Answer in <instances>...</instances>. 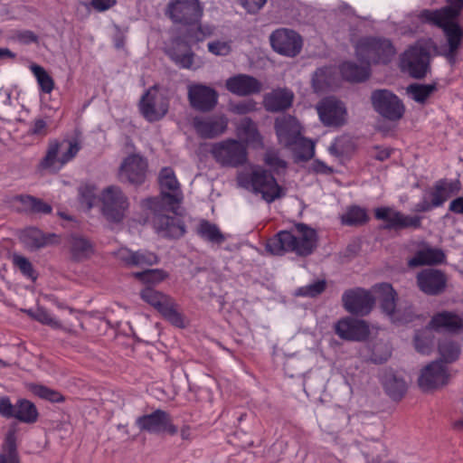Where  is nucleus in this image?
Masks as SVG:
<instances>
[{
	"instance_id": "f257e3e1",
	"label": "nucleus",
	"mask_w": 463,
	"mask_h": 463,
	"mask_svg": "<svg viewBox=\"0 0 463 463\" xmlns=\"http://www.w3.org/2000/svg\"><path fill=\"white\" fill-rule=\"evenodd\" d=\"M462 10L463 5H445L436 10L424 9L419 14L422 21L442 29L448 47L443 56L451 65L456 63L463 44V28L457 22Z\"/></svg>"
},
{
	"instance_id": "f03ea898",
	"label": "nucleus",
	"mask_w": 463,
	"mask_h": 463,
	"mask_svg": "<svg viewBox=\"0 0 463 463\" xmlns=\"http://www.w3.org/2000/svg\"><path fill=\"white\" fill-rule=\"evenodd\" d=\"M317 246L316 231L304 223H298L293 231H281L269 239L266 249L274 255H283L291 251L299 256H308Z\"/></svg>"
},
{
	"instance_id": "7ed1b4c3",
	"label": "nucleus",
	"mask_w": 463,
	"mask_h": 463,
	"mask_svg": "<svg viewBox=\"0 0 463 463\" xmlns=\"http://www.w3.org/2000/svg\"><path fill=\"white\" fill-rule=\"evenodd\" d=\"M166 15L175 23L187 26L186 37L192 42H202L212 34L209 27L199 24L203 9L198 0H176L167 5Z\"/></svg>"
},
{
	"instance_id": "20e7f679",
	"label": "nucleus",
	"mask_w": 463,
	"mask_h": 463,
	"mask_svg": "<svg viewBox=\"0 0 463 463\" xmlns=\"http://www.w3.org/2000/svg\"><path fill=\"white\" fill-rule=\"evenodd\" d=\"M237 181L240 186L260 194L262 199L269 203L285 195L273 175L261 166L252 165L250 172H240Z\"/></svg>"
},
{
	"instance_id": "39448f33",
	"label": "nucleus",
	"mask_w": 463,
	"mask_h": 463,
	"mask_svg": "<svg viewBox=\"0 0 463 463\" xmlns=\"http://www.w3.org/2000/svg\"><path fill=\"white\" fill-rule=\"evenodd\" d=\"M356 57L367 65L386 64L394 57L396 51L392 42L383 37H364L355 45Z\"/></svg>"
},
{
	"instance_id": "423d86ee",
	"label": "nucleus",
	"mask_w": 463,
	"mask_h": 463,
	"mask_svg": "<svg viewBox=\"0 0 463 463\" xmlns=\"http://www.w3.org/2000/svg\"><path fill=\"white\" fill-rule=\"evenodd\" d=\"M101 213L109 222L119 223L126 216L129 202L122 189L117 185H109L99 194Z\"/></svg>"
},
{
	"instance_id": "0eeeda50",
	"label": "nucleus",
	"mask_w": 463,
	"mask_h": 463,
	"mask_svg": "<svg viewBox=\"0 0 463 463\" xmlns=\"http://www.w3.org/2000/svg\"><path fill=\"white\" fill-rule=\"evenodd\" d=\"M140 297L173 326L180 328L184 327V317L178 312L177 304L171 297L149 286L140 291Z\"/></svg>"
},
{
	"instance_id": "6e6552de",
	"label": "nucleus",
	"mask_w": 463,
	"mask_h": 463,
	"mask_svg": "<svg viewBox=\"0 0 463 463\" xmlns=\"http://www.w3.org/2000/svg\"><path fill=\"white\" fill-rule=\"evenodd\" d=\"M159 184L161 186L162 198H151L147 200L148 206L151 210L156 211L157 205H166L175 213V209L182 201V194L179 189V183L175 178L173 169L165 167L159 175Z\"/></svg>"
},
{
	"instance_id": "1a4fd4ad",
	"label": "nucleus",
	"mask_w": 463,
	"mask_h": 463,
	"mask_svg": "<svg viewBox=\"0 0 463 463\" xmlns=\"http://www.w3.org/2000/svg\"><path fill=\"white\" fill-rule=\"evenodd\" d=\"M211 155L222 166L239 167L248 159L246 146L235 139H226L211 146Z\"/></svg>"
},
{
	"instance_id": "9d476101",
	"label": "nucleus",
	"mask_w": 463,
	"mask_h": 463,
	"mask_svg": "<svg viewBox=\"0 0 463 463\" xmlns=\"http://www.w3.org/2000/svg\"><path fill=\"white\" fill-rule=\"evenodd\" d=\"M430 47L427 43H417L411 46L401 57V67L415 79H422L430 70Z\"/></svg>"
},
{
	"instance_id": "9b49d317",
	"label": "nucleus",
	"mask_w": 463,
	"mask_h": 463,
	"mask_svg": "<svg viewBox=\"0 0 463 463\" xmlns=\"http://www.w3.org/2000/svg\"><path fill=\"white\" fill-rule=\"evenodd\" d=\"M371 101L374 110L388 120L397 121L403 117L405 109L402 101L388 90H373Z\"/></svg>"
},
{
	"instance_id": "f8f14e48",
	"label": "nucleus",
	"mask_w": 463,
	"mask_h": 463,
	"mask_svg": "<svg viewBox=\"0 0 463 463\" xmlns=\"http://www.w3.org/2000/svg\"><path fill=\"white\" fill-rule=\"evenodd\" d=\"M0 415L6 419H15L27 424L36 422L39 418L38 410L33 402L21 398L13 404L7 396L0 398Z\"/></svg>"
},
{
	"instance_id": "ddd939ff",
	"label": "nucleus",
	"mask_w": 463,
	"mask_h": 463,
	"mask_svg": "<svg viewBox=\"0 0 463 463\" xmlns=\"http://www.w3.org/2000/svg\"><path fill=\"white\" fill-rule=\"evenodd\" d=\"M147 160L138 154H131L123 159L118 167V178L121 183L141 185L146 178Z\"/></svg>"
},
{
	"instance_id": "4468645a",
	"label": "nucleus",
	"mask_w": 463,
	"mask_h": 463,
	"mask_svg": "<svg viewBox=\"0 0 463 463\" xmlns=\"http://www.w3.org/2000/svg\"><path fill=\"white\" fill-rule=\"evenodd\" d=\"M79 150L80 146L77 143L51 141L46 155L41 162V166L45 169H59L71 160Z\"/></svg>"
},
{
	"instance_id": "2eb2a0df",
	"label": "nucleus",
	"mask_w": 463,
	"mask_h": 463,
	"mask_svg": "<svg viewBox=\"0 0 463 463\" xmlns=\"http://www.w3.org/2000/svg\"><path fill=\"white\" fill-rule=\"evenodd\" d=\"M342 302L347 312L364 317L372 311L375 298L369 291L362 288H355L344 292Z\"/></svg>"
},
{
	"instance_id": "dca6fc26",
	"label": "nucleus",
	"mask_w": 463,
	"mask_h": 463,
	"mask_svg": "<svg viewBox=\"0 0 463 463\" xmlns=\"http://www.w3.org/2000/svg\"><path fill=\"white\" fill-rule=\"evenodd\" d=\"M140 111L148 121L161 119L168 111V100L156 87L150 88L141 98Z\"/></svg>"
},
{
	"instance_id": "f3484780",
	"label": "nucleus",
	"mask_w": 463,
	"mask_h": 463,
	"mask_svg": "<svg viewBox=\"0 0 463 463\" xmlns=\"http://www.w3.org/2000/svg\"><path fill=\"white\" fill-rule=\"evenodd\" d=\"M269 41L275 52L279 54L295 57L302 49V38L293 30L280 28L274 31Z\"/></svg>"
},
{
	"instance_id": "a211bd4d",
	"label": "nucleus",
	"mask_w": 463,
	"mask_h": 463,
	"mask_svg": "<svg viewBox=\"0 0 463 463\" xmlns=\"http://www.w3.org/2000/svg\"><path fill=\"white\" fill-rule=\"evenodd\" d=\"M317 110L321 122L326 127L339 128L346 121L345 104L334 97L325 98L319 101Z\"/></svg>"
},
{
	"instance_id": "6ab92c4d",
	"label": "nucleus",
	"mask_w": 463,
	"mask_h": 463,
	"mask_svg": "<svg viewBox=\"0 0 463 463\" xmlns=\"http://www.w3.org/2000/svg\"><path fill=\"white\" fill-rule=\"evenodd\" d=\"M439 352L441 358L423 367L420 376H447L445 363H451L458 359L460 349L455 342L445 340L439 344Z\"/></svg>"
},
{
	"instance_id": "aec40b11",
	"label": "nucleus",
	"mask_w": 463,
	"mask_h": 463,
	"mask_svg": "<svg viewBox=\"0 0 463 463\" xmlns=\"http://www.w3.org/2000/svg\"><path fill=\"white\" fill-rule=\"evenodd\" d=\"M192 125L200 137L212 139L226 131L228 118L222 114L197 116L193 118Z\"/></svg>"
},
{
	"instance_id": "412c9836",
	"label": "nucleus",
	"mask_w": 463,
	"mask_h": 463,
	"mask_svg": "<svg viewBox=\"0 0 463 463\" xmlns=\"http://www.w3.org/2000/svg\"><path fill=\"white\" fill-rule=\"evenodd\" d=\"M159 207L161 205L156 206V211L155 212V217L153 220V223L155 229L157 233L165 238L171 239H178L182 237L185 232V226L184 222L177 216H169L165 213H161L159 211ZM165 207V211L168 212L166 205H162Z\"/></svg>"
},
{
	"instance_id": "4be33fe9",
	"label": "nucleus",
	"mask_w": 463,
	"mask_h": 463,
	"mask_svg": "<svg viewBox=\"0 0 463 463\" xmlns=\"http://www.w3.org/2000/svg\"><path fill=\"white\" fill-rule=\"evenodd\" d=\"M375 217L378 220L386 222L385 229L401 230L406 228H419L421 224V217L414 215H404L400 212L394 211L389 207L377 208Z\"/></svg>"
},
{
	"instance_id": "5701e85b",
	"label": "nucleus",
	"mask_w": 463,
	"mask_h": 463,
	"mask_svg": "<svg viewBox=\"0 0 463 463\" xmlns=\"http://www.w3.org/2000/svg\"><path fill=\"white\" fill-rule=\"evenodd\" d=\"M335 330L340 338L347 341L361 342L370 334L369 326L364 320L349 317L340 319L335 324Z\"/></svg>"
},
{
	"instance_id": "b1692460",
	"label": "nucleus",
	"mask_w": 463,
	"mask_h": 463,
	"mask_svg": "<svg viewBox=\"0 0 463 463\" xmlns=\"http://www.w3.org/2000/svg\"><path fill=\"white\" fill-rule=\"evenodd\" d=\"M186 37H176L172 41L171 45L166 48L165 52L169 58L180 68L193 69L194 52L192 51L190 43H194Z\"/></svg>"
},
{
	"instance_id": "393cba45",
	"label": "nucleus",
	"mask_w": 463,
	"mask_h": 463,
	"mask_svg": "<svg viewBox=\"0 0 463 463\" xmlns=\"http://www.w3.org/2000/svg\"><path fill=\"white\" fill-rule=\"evenodd\" d=\"M416 279L419 288L429 296L441 294L447 286L445 273L436 269H425L418 273Z\"/></svg>"
},
{
	"instance_id": "a878e982",
	"label": "nucleus",
	"mask_w": 463,
	"mask_h": 463,
	"mask_svg": "<svg viewBox=\"0 0 463 463\" xmlns=\"http://www.w3.org/2000/svg\"><path fill=\"white\" fill-rule=\"evenodd\" d=\"M137 424L140 430L151 433L168 432L171 435L177 433V428L171 423L169 415L161 410H157L151 414L139 417L137 420Z\"/></svg>"
},
{
	"instance_id": "bb28decb",
	"label": "nucleus",
	"mask_w": 463,
	"mask_h": 463,
	"mask_svg": "<svg viewBox=\"0 0 463 463\" xmlns=\"http://www.w3.org/2000/svg\"><path fill=\"white\" fill-rule=\"evenodd\" d=\"M188 99L192 108L202 112H207L216 106L218 94L210 87L196 84L189 87Z\"/></svg>"
},
{
	"instance_id": "cd10ccee",
	"label": "nucleus",
	"mask_w": 463,
	"mask_h": 463,
	"mask_svg": "<svg viewBox=\"0 0 463 463\" xmlns=\"http://www.w3.org/2000/svg\"><path fill=\"white\" fill-rule=\"evenodd\" d=\"M225 88L234 95L247 97L260 93L262 83L253 76L240 73L227 79Z\"/></svg>"
},
{
	"instance_id": "c85d7f7f",
	"label": "nucleus",
	"mask_w": 463,
	"mask_h": 463,
	"mask_svg": "<svg viewBox=\"0 0 463 463\" xmlns=\"http://www.w3.org/2000/svg\"><path fill=\"white\" fill-rule=\"evenodd\" d=\"M275 129L279 143L287 147L297 144L302 137L299 123L296 118L288 115H283L276 119Z\"/></svg>"
},
{
	"instance_id": "c756f323",
	"label": "nucleus",
	"mask_w": 463,
	"mask_h": 463,
	"mask_svg": "<svg viewBox=\"0 0 463 463\" xmlns=\"http://www.w3.org/2000/svg\"><path fill=\"white\" fill-rule=\"evenodd\" d=\"M294 93L287 88H279L264 95L263 105L269 112L286 110L291 107Z\"/></svg>"
},
{
	"instance_id": "7c9ffc66",
	"label": "nucleus",
	"mask_w": 463,
	"mask_h": 463,
	"mask_svg": "<svg viewBox=\"0 0 463 463\" xmlns=\"http://www.w3.org/2000/svg\"><path fill=\"white\" fill-rule=\"evenodd\" d=\"M428 324L437 332L458 333L463 330V319L449 311L435 314Z\"/></svg>"
},
{
	"instance_id": "2f4dec72",
	"label": "nucleus",
	"mask_w": 463,
	"mask_h": 463,
	"mask_svg": "<svg viewBox=\"0 0 463 463\" xmlns=\"http://www.w3.org/2000/svg\"><path fill=\"white\" fill-rule=\"evenodd\" d=\"M20 238L22 241L32 250L55 245L60 241L55 233H43L35 227H30L23 231Z\"/></svg>"
},
{
	"instance_id": "473e14b6",
	"label": "nucleus",
	"mask_w": 463,
	"mask_h": 463,
	"mask_svg": "<svg viewBox=\"0 0 463 463\" xmlns=\"http://www.w3.org/2000/svg\"><path fill=\"white\" fill-rule=\"evenodd\" d=\"M446 255L441 249L432 248L424 244L421 249L418 250L414 256L409 260L408 266L416 268L424 265H438L445 261Z\"/></svg>"
},
{
	"instance_id": "72a5a7b5",
	"label": "nucleus",
	"mask_w": 463,
	"mask_h": 463,
	"mask_svg": "<svg viewBox=\"0 0 463 463\" xmlns=\"http://www.w3.org/2000/svg\"><path fill=\"white\" fill-rule=\"evenodd\" d=\"M118 259L127 266L145 267L157 263V256L148 251H132L121 249L118 251Z\"/></svg>"
},
{
	"instance_id": "f704fd0d",
	"label": "nucleus",
	"mask_w": 463,
	"mask_h": 463,
	"mask_svg": "<svg viewBox=\"0 0 463 463\" xmlns=\"http://www.w3.org/2000/svg\"><path fill=\"white\" fill-rule=\"evenodd\" d=\"M375 291L378 295L377 298L382 310L392 319L398 308L396 305L397 293L392 285L388 283L376 286Z\"/></svg>"
},
{
	"instance_id": "c9c22d12",
	"label": "nucleus",
	"mask_w": 463,
	"mask_h": 463,
	"mask_svg": "<svg viewBox=\"0 0 463 463\" xmlns=\"http://www.w3.org/2000/svg\"><path fill=\"white\" fill-rule=\"evenodd\" d=\"M459 189L458 181H439L430 194L432 206L438 207L442 205L444 202H446L451 195L458 193Z\"/></svg>"
},
{
	"instance_id": "e433bc0d",
	"label": "nucleus",
	"mask_w": 463,
	"mask_h": 463,
	"mask_svg": "<svg viewBox=\"0 0 463 463\" xmlns=\"http://www.w3.org/2000/svg\"><path fill=\"white\" fill-rule=\"evenodd\" d=\"M71 258L76 261L84 260L93 253L92 243L85 237L71 235L69 239Z\"/></svg>"
},
{
	"instance_id": "4c0bfd02",
	"label": "nucleus",
	"mask_w": 463,
	"mask_h": 463,
	"mask_svg": "<svg viewBox=\"0 0 463 463\" xmlns=\"http://www.w3.org/2000/svg\"><path fill=\"white\" fill-rule=\"evenodd\" d=\"M342 76L348 81L360 82L368 79L370 65H358L353 61H345L340 67Z\"/></svg>"
},
{
	"instance_id": "58836bf2",
	"label": "nucleus",
	"mask_w": 463,
	"mask_h": 463,
	"mask_svg": "<svg viewBox=\"0 0 463 463\" xmlns=\"http://www.w3.org/2000/svg\"><path fill=\"white\" fill-rule=\"evenodd\" d=\"M434 331L435 330L428 324L423 329L415 333L413 342L417 352L422 354L431 353L435 342Z\"/></svg>"
},
{
	"instance_id": "ea45409f",
	"label": "nucleus",
	"mask_w": 463,
	"mask_h": 463,
	"mask_svg": "<svg viewBox=\"0 0 463 463\" xmlns=\"http://www.w3.org/2000/svg\"><path fill=\"white\" fill-rule=\"evenodd\" d=\"M238 134L248 144L255 146L262 145V138L257 125L250 118H244L240 121Z\"/></svg>"
},
{
	"instance_id": "a19ab883",
	"label": "nucleus",
	"mask_w": 463,
	"mask_h": 463,
	"mask_svg": "<svg viewBox=\"0 0 463 463\" xmlns=\"http://www.w3.org/2000/svg\"><path fill=\"white\" fill-rule=\"evenodd\" d=\"M437 90V84L411 83L406 88V92L417 103L424 104Z\"/></svg>"
},
{
	"instance_id": "79ce46f5",
	"label": "nucleus",
	"mask_w": 463,
	"mask_h": 463,
	"mask_svg": "<svg viewBox=\"0 0 463 463\" xmlns=\"http://www.w3.org/2000/svg\"><path fill=\"white\" fill-rule=\"evenodd\" d=\"M0 463H20L16 449V436L14 431H9L0 452Z\"/></svg>"
},
{
	"instance_id": "37998d69",
	"label": "nucleus",
	"mask_w": 463,
	"mask_h": 463,
	"mask_svg": "<svg viewBox=\"0 0 463 463\" xmlns=\"http://www.w3.org/2000/svg\"><path fill=\"white\" fill-rule=\"evenodd\" d=\"M198 234L204 240L216 244H221L225 241L224 235L221 232L217 225L202 221L197 228Z\"/></svg>"
},
{
	"instance_id": "c03bdc74",
	"label": "nucleus",
	"mask_w": 463,
	"mask_h": 463,
	"mask_svg": "<svg viewBox=\"0 0 463 463\" xmlns=\"http://www.w3.org/2000/svg\"><path fill=\"white\" fill-rule=\"evenodd\" d=\"M370 359L375 364H382L388 360L392 354V348L388 342L377 339L370 343Z\"/></svg>"
},
{
	"instance_id": "a18cd8bd",
	"label": "nucleus",
	"mask_w": 463,
	"mask_h": 463,
	"mask_svg": "<svg viewBox=\"0 0 463 463\" xmlns=\"http://www.w3.org/2000/svg\"><path fill=\"white\" fill-rule=\"evenodd\" d=\"M383 385L386 393L394 401L401 400L407 390L403 378H383Z\"/></svg>"
},
{
	"instance_id": "49530a36",
	"label": "nucleus",
	"mask_w": 463,
	"mask_h": 463,
	"mask_svg": "<svg viewBox=\"0 0 463 463\" xmlns=\"http://www.w3.org/2000/svg\"><path fill=\"white\" fill-rule=\"evenodd\" d=\"M26 387L35 396L51 402H61L64 397L57 391L50 389L44 385L36 383H28Z\"/></svg>"
},
{
	"instance_id": "de8ad7c7",
	"label": "nucleus",
	"mask_w": 463,
	"mask_h": 463,
	"mask_svg": "<svg viewBox=\"0 0 463 463\" xmlns=\"http://www.w3.org/2000/svg\"><path fill=\"white\" fill-rule=\"evenodd\" d=\"M31 71L35 76L41 90L44 93H51L54 89V81L48 72L38 64H33Z\"/></svg>"
},
{
	"instance_id": "09e8293b",
	"label": "nucleus",
	"mask_w": 463,
	"mask_h": 463,
	"mask_svg": "<svg viewBox=\"0 0 463 463\" xmlns=\"http://www.w3.org/2000/svg\"><path fill=\"white\" fill-rule=\"evenodd\" d=\"M417 317L413 307L409 303L400 304L397 311L391 319L393 323L407 324Z\"/></svg>"
},
{
	"instance_id": "8fccbe9b",
	"label": "nucleus",
	"mask_w": 463,
	"mask_h": 463,
	"mask_svg": "<svg viewBox=\"0 0 463 463\" xmlns=\"http://www.w3.org/2000/svg\"><path fill=\"white\" fill-rule=\"evenodd\" d=\"M449 383V378H418L417 384L423 392L439 390Z\"/></svg>"
},
{
	"instance_id": "3c124183",
	"label": "nucleus",
	"mask_w": 463,
	"mask_h": 463,
	"mask_svg": "<svg viewBox=\"0 0 463 463\" xmlns=\"http://www.w3.org/2000/svg\"><path fill=\"white\" fill-rule=\"evenodd\" d=\"M32 318L38 322L47 325L52 328H60L61 323L51 316V314L43 307H38L36 310H24Z\"/></svg>"
},
{
	"instance_id": "603ef678",
	"label": "nucleus",
	"mask_w": 463,
	"mask_h": 463,
	"mask_svg": "<svg viewBox=\"0 0 463 463\" xmlns=\"http://www.w3.org/2000/svg\"><path fill=\"white\" fill-rule=\"evenodd\" d=\"M133 276L146 284H156L164 280L166 274L161 269H146L141 272H135Z\"/></svg>"
},
{
	"instance_id": "864d4df0",
	"label": "nucleus",
	"mask_w": 463,
	"mask_h": 463,
	"mask_svg": "<svg viewBox=\"0 0 463 463\" xmlns=\"http://www.w3.org/2000/svg\"><path fill=\"white\" fill-rule=\"evenodd\" d=\"M367 214L365 211L360 207H351L346 213L342 217L344 223L347 225H357L365 222Z\"/></svg>"
},
{
	"instance_id": "5fc2aeb1",
	"label": "nucleus",
	"mask_w": 463,
	"mask_h": 463,
	"mask_svg": "<svg viewBox=\"0 0 463 463\" xmlns=\"http://www.w3.org/2000/svg\"><path fill=\"white\" fill-rule=\"evenodd\" d=\"M297 156L300 160L307 161L315 154V145L311 140L301 137L297 144Z\"/></svg>"
},
{
	"instance_id": "6e6d98bb",
	"label": "nucleus",
	"mask_w": 463,
	"mask_h": 463,
	"mask_svg": "<svg viewBox=\"0 0 463 463\" xmlns=\"http://www.w3.org/2000/svg\"><path fill=\"white\" fill-rule=\"evenodd\" d=\"M95 190V187L90 184H83L79 187L80 201L88 210L92 208L96 200Z\"/></svg>"
},
{
	"instance_id": "4d7b16f0",
	"label": "nucleus",
	"mask_w": 463,
	"mask_h": 463,
	"mask_svg": "<svg viewBox=\"0 0 463 463\" xmlns=\"http://www.w3.org/2000/svg\"><path fill=\"white\" fill-rule=\"evenodd\" d=\"M257 110V102L253 99L241 100L231 105V111L238 115H245Z\"/></svg>"
},
{
	"instance_id": "13d9d810",
	"label": "nucleus",
	"mask_w": 463,
	"mask_h": 463,
	"mask_svg": "<svg viewBox=\"0 0 463 463\" xmlns=\"http://www.w3.org/2000/svg\"><path fill=\"white\" fill-rule=\"evenodd\" d=\"M208 51L219 56H226L232 52L231 42L228 41H213L208 43Z\"/></svg>"
},
{
	"instance_id": "bf43d9fd",
	"label": "nucleus",
	"mask_w": 463,
	"mask_h": 463,
	"mask_svg": "<svg viewBox=\"0 0 463 463\" xmlns=\"http://www.w3.org/2000/svg\"><path fill=\"white\" fill-rule=\"evenodd\" d=\"M14 264L21 270L24 276L33 279H36L34 276L33 265L25 257L19 255L14 256Z\"/></svg>"
},
{
	"instance_id": "052dcab7",
	"label": "nucleus",
	"mask_w": 463,
	"mask_h": 463,
	"mask_svg": "<svg viewBox=\"0 0 463 463\" xmlns=\"http://www.w3.org/2000/svg\"><path fill=\"white\" fill-rule=\"evenodd\" d=\"M33 195L30 194H17L12 197L11 203L13 204H19L17 206L16 211L19 213H29L31 210V205L33 203Z\"/></svg>"
},
{
	"instance_id": "680f3d73",
	"label": "nucleus",
	"mask_w": 463,
	"mask_h": 463,
	"mask_svg": "<svg viewBox=\"0 0 463 463\" xmlns=\"http://www.w3.org/2000/svg\"><path fill=\"white\" fill-rule=\"evenodd\" d=\"M326 288V282L324 280H318L313 284H310L307 287L300 288L298 290V295L299 296H307V297H316L321 294Z\"/></svg>"
},
{
	"instance_id": "e2e57ef3",
	"label": "nucleus",
	"mask_w": 463,
	"mask_h": 463,
	"mask_svg": "<svg viewBox=\"0 0 463 463\" xmlns=\"http://www.w3.org/2000/svg\"><path fill=\"white\" fill-rule=\"evenodd\" d=\"M32 202L33 203L29 213L50 214L52 212V207L40 198L33 196Z\"/></svg>"
},
{
	"instance_id": "0e129e2a",
	"label": "nucleus",
	"mask_w": 463,
	"mask_h": 463,
	"mask_svg": "<svg viewBox=\"0 0 463 463\" xmlns=\"http://www.w3.org/2000/svg\"><path fill=\"white\" fill-rule=\"evenodd\" d=\"M14 38L23 44L38 43V36L32 31L24 30L16 32Z\"/></svg>"
},
{
	"instance_id": "69168bd1",
	"label": "nucleus",
	"mask_w": 463,
	"mask_h": 463,
	"mask_svg": "<svg viewBox=\"0 0 463 463\" xmlns=\"http://www.w3.org/2000/svg\"><path fill=\"white\" fill-rule=\"evenodd\" d=\"M265 163L273 168H285L286 162L280 159L275 152L269 151L264 156Z\"/></svg>"
},
{
	"instance_id": "338daca9",
	"label": "nucleus",
	"mask_w": 463,
	"mask_h": 463,
	"mask_svg": "<svg viewBox=\"0 0 463 463\" xmlns=\"http://www.w3.org/2000/svg\"><path fill=\"white\" fill-rule=\"evenodd\" d=\"M345 141L346 138L345 137L336 138L328 148L330 154L336 157L344 156L346 153V149L344 146Z\"/></svg>"
},
{
	"instance_id": "774afa93",
	"label": "nucleus",
	"mask_w": 463,
	"mask_h": 463,
	"mask_svg": "<svg viewBox=\"0 0 463 463\" xmlns=\"http://www.w3.org/2000/svg\"><path fill=\"white\" fill-rule=\"evenodd\" d=\"M267 0H240L241 5L249 13L258 12L266 3Z\"/></svg>"
}]
</instances>
